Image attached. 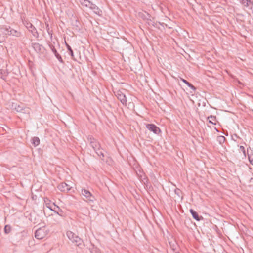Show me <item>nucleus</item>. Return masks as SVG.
<instances>
[{
    "label": "nucleus",
    "mask_w": 253,
    "mask_h": 253,
    "mask_svg": "<svg viewBox=\"0 0 253 253\" xmlns=\"http://www.w3.org/2000/svg\"><path fill=\"white\" fill-rule=\"evenodd\" d=\"M87 140L89 142L90 146L93 149L97 155L101 158H103L104 155L102 152V149L101 148L100 143L97 141V140L94 138L92 136H88Z\"/></svg>",
    "instance_id": "nucleus-1"
},
{
    "label": "nucleus",
    "mask_w": 253,
    "mask_h": 253,
    "mask_svg": "<svg viewBox=\"0 0 253 253\" xmlns=\"http://www.w3.org/2000/svg\"><path fill=\"white\" fill-rule=\"evenodd\" d=\"M11 107L12 110L23 114H29L30 112V109L29 107H25L24 104L22 103H12Z\"/></svg>",
    "instance_id": "nucleus-2"
},
{
    "label": "nucleus",
    "mask_w": 253,
    "mask_h": 253,
    "mask_svg": "<svg viewBox=\"0 0 253 253\" xmlns=\"http://www.w3.org/2000/svg\"><path fill=\"white\" fill-rule=\"evenodd\" d=\"M81 4L84 7L89 8L92 10L93 12L97 14L101 15L102 11L95 4L91 3L88 0H80Z\"/></svg>",
    "instance_id": "nucleus-3"
},
{
    "label": "nucleus",
    "mask_w": 253,
    "mask_h": 253,
    "mask_svg": "<svg viewBox=\"0 0 253 253\" xmlns=\"http://www.w3.org/2000/svg\"><path fill=\"white\" fill-rule=\"evenodd\" d=\"M66 235L70 240L80 248H82L83 245V240L78 236L71 231H68Z\"/></svg>",
    "instance_id": "nucleus-4"
},
{
    "label": "nucleus",
    "mask_w": 253,
    "mask_h": 253,
    "mask_svg": "<svg viewBox=\"0 0 253 253\" xmlns=\"http://www.w3.org/2000/svg\"><path fill=\"white\" fill-rule=\"evenodd\" d=\"M49 230L45 226L39 228L35 233V237L37 239H42L48 234Z\"/></svg>",
    "instance_id": "nucleus-5"
},
{
    "label": "nucleus",
    "mask_w": 253,
    "mask_h": 253,
    "mask_svg": "<svg viewBox=\"0 0 253 253\" xmlns=\"http://www.w3.org/2000/svg\"><path fill=\"white\" fill-rule=\"evenodd\" d=\"M81 195L86 198V199H84V200L86 201L89 203H93L95 200V197L89 191L85 188L82 189Z\"/></svg>",
    "instance_id": "nucleus-6"
},
{
    "label": "nucleus",
    "mask_w": 253,
    "mask_h": 253,
    "mask_svg": "<svg viewBox=\"0 0 253 253\" xmlns=\"http://www.w3.org/2000/svg\"><path fill=\"white\" fill-rule=\"evenodd\" d=\"M1 32L7 36H13L17 37H20L21 35L19 31L15 30L9 27L8 28H2Z\"/></svg>",
    "instance_id": "nucleus-7"
},
{
    "label": "nucleus",
    "mask_w": 253,
    "mask_h": 253,
    "mask_svg": "<svg viewBox=\"0 0 253 253\" xmlns=\"http://www.w3.org/2000/svg\"><path fill=\"white\" fill-rule=\"evenodd\" d=\"M53 211L54 214H52L49 216L50 222L52 224H59L61 221V217H62L63 215L55 210H53Z\"/></svg>",
    "instance_id": "nucleus-8"
},
{
    "label": "nucleus",
    "mask_w": 253,
    "mask_h": 253,
    "mask_svg": "<svg viewBox=\"0 0 253 253\" xmlns=\"http://www.w3.org/2000/svg\"><path fill=\"white\" fill-rule=\"evenodd\" d=\"M115 96L120 101L123 105L126 106L127 99L125 94L121 90H119L114 92Z\"/></svg>",
    "instance_id": "nucleus-9"
},
{
    "label": "nucleus",
    "mask_w": 253,
    "mask_h": 253,
    "mask_svg": "<svg viewBox=\"0 0 253 253\" xmlns=\"http://www.w3.org/2000/svg\"><path fill=\"white\" fill-rule=\"evenodd\" d=\"M146 128L150 131H152L156 134H159L161 132L160 129L153 124H148L146 125Z\"/></svg>",
    "instance_id": "nucleus-10"
},
{
    "label": "nucleus",
    "mask_w": 253,
    "mask_h": 253,
    "mask_svg": "<svg viewBox=\"0 0 253 253\" xmlns=\"http://www.w3.org/2000/svg\"><path fill=\"white\" fill-rule=\"evenodd\" d=\"M58 189L62 192H68L71 187L65 182L60 183L57 187Z\"/></svg>",
    "instance_id": "nucleus-11"
},
{
    "label": "nucleus",
    "mask_w": 253,
    "mask_h": 253,
    "mask_svg": "<svg viewBox=\"0 0 253 253\" xmlns=\"http://www.w3.org/2000/svg\"><path fill=\"white\" fill-rule=\"evenodd\" d=\"M26 26L35 37H37L38 36V33L36 28L31 23H27Z\"/></svg>",
    "instance_id": "nucleus-12"
},
{
    "label": "nucleus",
    "mask_w": 253,
    "mask_h": 253,
    "mask_svg": "<svg viewBox=\"0 0 253 253\" xmlns=\"http://www.w3.org/2000/svg\"><path fill=\"white\" fill-rule=\"evenodd\" d=\"M34 51L37 53L41 57H45V52H46L45 48H32Z\"/></svg>",
    "instance_id": "nucleus-13"
},
{
    "label": "nucleus",
    "mask_w": 253,
    "mask_h": 253,
    "mask_svg": "<svg viewBox=\"0 0 253 253\" xmlns=\"http://www.w3.org/2000/svg\"><path fill=\"white\" fill-rule=\"evenodd\" d=\"M190 212L192 214L193 218L197 221H199L201 220V219H203L202 216H199L197 212L194 210L192 209H190Z\"/></svg>",
    "instance_id": "nucleus-14"
},
{
    "label": "nucleus",
    "mask_w": 253,
    "mask_h": 253,
    "mask_svg": "<svg viewBox=\"0 0 253 253\" xmlns=\"http://www.w3.org/2000/svg\"><path fill=\"white\" fill-rule=\"evenodd\" d=\"M51 51L54 54L57 59L61 62H63V60L60 54L57 52L56 48H50Z\"/></svg>",
    "instance_id": "nucleus-15"
},
{
    "label": "nucleus",
    "mask_w": 253,
    "mask_h": 253,
    "mask_svg": "<svg viewBox=\"0 0 253 253\" xmlns=\"http://www.w3.org/2000/svg\"><path fill=\"white\" fill-rule=\"evenodd\" d=\"M208 119L209 120V123L216 125V116H213V115H211L210 116L208 117Z\"/></svg>",
    "instance_id": "nucleus-16"
},
{
    "label": "nucleus",
    "mask_w": 253,
    "mask_h": 253,
    "mask_svg": "<svg viewBox=\"0 0 253 253\" xmlns=\"http://www.w3.org/2000/svg\"><path fill=\"white\" fill-rule=\"evenodd\" d=\"M40 139L38 137H34L32 139V144L35 147L37 146L40 144Z\"/></svg>",
    "instance_id": "nucleus-17"
},
{
    "label": "nucleus",
    "mask_w": 253,
    "mask_h": 253,
    "mask_svg": "<svg viewBox=\"0 0 253 253\" xmlns=\"http://www.w3.org/2000/svg\"><path fill=\"white\" fill-rule=\"evenodd\" d=\"M181 80L186 85H187L191 89H192L194 91H195L196 89V87L193 85L191 84L188 82L186 80L181 78Z\"/></svg>",
    "instance_id": "nucleus-18"
},
{
    "label": "nucleus",
    "mask_w": 253,
    "mask_h": 253,
    "mask_svg": "<svg viewBox=\"0 0 253 253\" xmlns=\"http://www.w3.org/2000/svg\"><path fill=\"white\" fill-rule=\"evenodd\" d=\"M240 2L246 7L250 6L252 5L251 0H240Z\"/></svg>",
    "instance_id": "nucleus-19"
},
{
    "label": "nucleus",
    "mask_w": 253,
    "mask_h": 253,
    "mask_svg": "<svg viewBox=\"0 0 253 253\" xmlns=\"http://www.w3.org/2000/svg\"><path fill=\"white\" fill-rule=\"evenodd\" d=\"M248 156L250 163L253 165V150H251L249 153L248 152Z\"/></svg>",
    "instance_id": "nucleus-20"
},
{
    "label": "nucleus",
    "mask_w": 253,
    "mask_h": 253,
    "mask_svg": "<svg viewBox=\"0 0 253 253\" xmlns=\"http://www.w3.org/2000/svg\"><path fill=\"white\" fill-rule=\"evenodd\" d=\"M44 201L45 203V205L46 207L49 208L50 210L53 211V209L51 208V207L50 206V204L51 203V201L47 197H45L44 198Z\"/></svg>",
    "instance_id": "nucleus-21"
},
{
    "label": "nucleus",
    "mask_w": 253,
    "mask_h": 253,
    "mask_svg": "<svg viewBox=\"0 0 253 253\" xmlns=\"http://www.w3.org/2000/svg\"><path fill=\"white\" fill-rule=\"evenodd\" d=\"M226 138L223 136H219L217 138V140L220 144L224 143L225 141Z\"/></svg>",
    "instance_id": "nucleus-22"
},
{
    "label": "nucleus",
    "mask_w": 253,
    "mask_h": 253,
    "mask_svg": "<svg viewBox=\"0 0 253 253\" xmlns=\"http://www.w3.org/2000/svg\"><path fill=\"white\" fill-rule=\"evenodd\" d=\"M11 230V227L9 225H6L4 228L5 233L8 234Z\"/></svg>",
    "instance_id": "nucleus-23"
},
{
    "label": "nucleus",
    "mask_w": 253,
    "mask_h": 253,
    "mask_svg": "<svg viewBox=\"0 0 253 253\" xmlns=\"http://www.w3.org/2000/svg\"><path fill=\"white\" fill-rule=\"evenodd\" d=\"M69 54L72 56V58L74 59L73 51L72 48H67Z\"/></svg>",
    "instance_id": "nucleus-24"
},
{
    "label": "nucleus",
    "mask_w": 253,
    "mask_h": 253,
    "mask_svg": "<svg viewBox=\"0 0 253 253\" xmlns=\"http://www.w3.org/2000/svg\"><path fill=\"white\" fill-rule=\"evenodd\" d=\"M174 192L177 196H178L179 197L180 196V195L181 194V191L179 189L176 188V189H175Z\"/></svg>",
    "instance_id": "nucleus-25"
},
{
    "label": "nucleus",
    "mask_w": 253,
    "mask_h": 253,
    "mask_svg": "<svg viewBox=\"0 0 253 253\" xmlns=\"http://www.w3.org/2000/svg\"><path fill=\"white\" fill-rule=\"evenodd\" d=\"M239 150L243 152V153L244 156H246L245 148V147L244 146H240V147H239Z\"/></svg>",
    "instance_id": "nucleus-26"
},
{
    "label": "nucleus",
    "mask_w": 253,
    "mask_h": 253,
    "mask_svg": "<svg viewBox=\"0 0 253 253\" xmlns=\"http://www.w3.org/2000/svg\"><path fill=\"white\" fill-rule=\"evenodd\" d=\"M88 49H90V50L91 51V53H93V48H87L86 50H85V49H84V51L85 52L86 51H88V52L90 53V51H89Z\"/></svg>",
    "instance_id": "nucleus-27"
},
{
    "label": "nucleus",
    "mask_w": 253,
    "mask_h": 253,
    "mask_svg": "<svg viewBox=\"0 0 253 253\" xmlns=\"http://www.w3.org/2000/svg\"><path fill=\"white\" fill-rule=\"evenodd\" d=\"M53 204H54L55 206H56L57 208L59 210V211H60V212H59V213H60V214H61V215H62V213H63V211H62V210H61V209H60V208H59L58 206H56L54 203Z\"/></svg>",
    "instance_id": "nucleus-28"
},
{
    "label": "nucleus",
    "mask_w": 253,
    "mask_h": 253,
    "mask_svg": "<svg viewBox=\"0 0 253 253\" xmlns=\"http://www.w3.org/2000/svg\"><path fill=\"white\" fill-rule=\"evenodd\" d=\"M46 25L47 31L48 32V34H50L49 25H48V24L46 23Z\"/></svg>",
    "instance_id": "nucleus-29"
},
{
    "label": "nucleus",
    "mask_w": 253,
    "mask_h": 253,
    "mask_svg": "<svg viewBox=\"0 0 253 253\" xmlns=\"http://www.w3.org/2000/svg\"><path fill=\"white\" fill-rule=\"evenodd\" d=\"M180 49H181L182 51H183V52H184L186 53V52L184 51V49H183V48H180Z\"/></svg>",
    "instance_id": "nucleus-30"
},
{
    "label": "nucleus",
    "mask_w": 253,
    "mask_h": 253,
    "mask_svg": "<svg viewBox=\"0 0 253 253\" xmlns=\"http://www.w3.org/2000/svg\"><path fill=\"white\" fill-rule=\"evenodd\" d=\"M2 42V41H1V40H0V43H1V42Z\"/></svg>",
    "instance_id": "nucleus-31"
},
{
    "label": "nucleus",
    "mask_w": 253,
    "mask_h": 253,
    "mask_svg": "<svg viewBox=\"0 0 253 253\" xmlns=\"http://www.w3.org/2000/svg\"><path fill=\"white\" fill-rule=\"evenodd\" d=\"M67 47L70 48V46H69V45H67Z\"/></svg>",
    "instance_id": "nucleus-32"
},
{
    "label": "nucleus",
    "mask_w": 253,
    "mask_h": 253,
    "mask_svg": "<svg viewBox=\"0 0 253 253\" xmlns=\"http://www.w3.org/2000/svg\"><path fill=\"white\" fill-rule=\"evenodd\" d=\"M179 52L181 53V54L183 55V53H182L181 52Z\"/></svg>",
    "instance_id": "nucleus-33"
},
{
    "label": "nucleus",
    "mask_w": 253,
    "mask_h": 253,
    "mask_svg": "<svg viewBox=\"0 0 253 253\" xmlns=\"http://www.w3.org/2000/svg\"><path fill=\"white\" fill-rule=\"evenodd\" d=\"M34 46L36 45V43H34Z\"/></svg>",
    "instance_id": "nucleus-34"
}]
</instances>
